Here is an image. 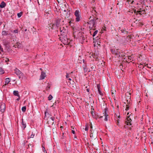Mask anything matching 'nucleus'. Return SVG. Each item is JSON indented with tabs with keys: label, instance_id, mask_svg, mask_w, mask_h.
Here are the masks:
<instances>
[{
	"label": "nucleus",
	"instance_id": "nucleus-3",
	"mask_svg": "<svg viewBox=\"0 0 153 153\" xmlns=\"http://www.w3.org/2000/svg\"><path fill=\"white\" fill-rule=\"evenodd\" d=\"M45 116L44 117L45 119L48 120V122H51L53 124V121L54 119L51 117H49V114L48 112L45 111Z\"/></svg>",
	"mask_w": 153,
	"mask_h": 153
},
{
	"label": "nucleus",
	"instance_id": "nucleus-46",
	"mask_svg": "<svg viewBox=\"0 0 153 153\" xmlns=\"http://www.w3.org/2000/svg\"><path fill=\"white\" fill-rule=\"evenodd\" d=\"M68 79V80H71V78H68V79Z\"/></svg>",
	"mask_w": 153,
	"mask_h": 153
},
{
	"label": "nucleus",
	"instance_id": "nucleus-38",
	"mask_svg": "<svg viewBox=\"0 0 153 153\" xmlns=\"http://www.w3.org/2000/svg\"><path fill=\"white\" fill-rule=\"evenodd\" d=\"M97 87L98 90L99 91V90H100V87L99 85H97Z\"/></svg>",
	"mask_w": 153,
	"mask_h": 153
},
{
	"label": "nucleus",
	"instance_id": "nucleus-7",
	"mask_svg": "<svg viewBox=\"0 0 153 153\" xmlns=\"http://www.w3.org/2000/svg\"><path fill=\"white\" fill-rule=\"evenodd\" d=\"M82 19L81 15V12L77 10V22L80 21Z\"/></svg>",
	"mask_w": 153,
	"mask_h": 153
},
{
	"label": "nucleus",
	"instance_id": "nucleus-8",
	"mask_svg": "<svg viewBox=\"0 0 153 153\" xmlns=\"http://www.w3.org/2000/svg\"><path fill=\"white\" fill-rule=\"evenodd\" d=\"M6 108L5 105L4 103L1 104L0 106V111L2 112H3Z\"/></svg>",
	"mask_w": 153,
	"mask_h": 153
},
{
	"label": "nucleus",
	"instance_id": "nucleus-4",
	"mask_svg": "<svg viewBox=\"0 0 153 153\" xmlns=\"http://www.w3.org/2000/svg\"><path fill=\"white\" fill-rule=\"evenodd\" d=\"M91 131V133L90 134V137L92 139H95L97 137V131L96 130L93 131L92 130Z\"/></svg>",
	"mask_w": 153,
	"mask_h": 153
},
{
	"label": "nucleus",
	"instance_id": "nucleus-26",
	"mask_svg": "<svg viewBox=\"0 0 153 153\" xmlns=\"http://www.w3.org/2000/svg\"><path fill=\"white\" fill-rule=\"evenodd\" d=\"M48 100H50L52 99L53 97L51 95H50L49 97H48Z\"/></svg>",
	"mask_w": 153,
	"mask_h": 153
},
{
	"label": "nucleus",
	"instance_id": "nucleus-5",
	"mask_svg": "<svg viewBox=\"0 0 153 153\" xmlns=\"http://www.w3.org/2000/svg\"><path fill=\"white\" fill-rule=\"evenodd\" d=\"M62 10L63 11L64 14H66L65 17L68 18L70 14V12L68 10L67 8H64V7L62 9Z\"/></svg>",
	"mask_w": 153,
	"mask_h": 153
},
{
	"label": "nucleus",
	"instance_id": "nucleus-37",
	"mask_svg": "<svg viewBox=\"0 0 153 153\" xmlns=\"http://www.w3.org/2000/svg\"><path fill=\"white\" fill-rule=\"evenodd\" d=\"M14 32L15 33H18V31L17 30H14Z\"/></svg>",
	"mask_w": 153,
	"mask_h": 153
},
{
	"label": "nucleus",
	"instance_id": "nucleus-40",
	"mask_svg": "<svg viewBox=\"0 0 153 153\" xmlns=\"http://www.w3.org/2000/svg\"><path fill=\"white\" fill-rule=\"evenodd\" d=\"M0 51H3V49H2V48H1L0 45Z\"/></svg>",
	"mask_w": 153,
	"mask_h": 153
},
{
	"label": "nucleus",
	"instance_id": "nucleus-42",
	"mask_svg": "<svg viewBox=\"0 0 153 153\" xmlns=\"http://www.w3.org/2000/svg\"><path fill=\"white\" fill-rule=\"evenodd\" d=\"M18 97H19V98L16 99V100H17L18 101H19L20 100L19 96Z\"/></svg>",
	"mask_w": 153,
	"mask_h": 153
},
{
	"label": "nucleus",
	"instance_id": "nucleus-21",
	"mask_svg": "<svg viewBox=\"0 0 153 153\" xmlns=\"http://www.w3.org/2000/svg\"><path fill=\"white\" fill-rule=\"evenodd\" d=\"M22 12H20L19 13H17V16L18 17L20 18V17L22 16Z\"/></svg>",
	"mask_w": 153,
	"mask_h": 153
},
{
	"label": "nucleus",
	"instance_id": "nucleus-43",
	"mask_svg": "<svg viewBox=\"0 0 153 153\" xmlns=\"http://www.w3.org/2000/svg\"><path fill=\"white\" fill-rule=\"evenodd\" d=\"M72 132L74 134L75 133V131L74 130H72Z\"/></svg>",
	"mask_w": 153,
	"mask_h": 153
},
{
	"label": "nucleus",
	"instance_id": "nucleus-14",
	"mask_svg": "<svg viewBox=\"0 0 153 153\" xmlns=\"http://www.w3.org/2000/svg\"><path fill=\"white\" fill-rule=\"evenodd\" d=\"M78 60L79 62L80 63H84V60L83 59H82V57L81 56H79L78 59Z\"/></svg>",
	"mask_w": 153,
	"mask_h": 153
},
{
	"label": "nucleus",
	"instance_id": "nucleus-53",
	"mask_svg": "<svg viewBox=\"0 0 153 153\" xmlns=\"http://www.w3.org/2000/svg\"><path fill=\"white\" fill-rule=\"evenodd\" d=\"M69 41H70V40H69Z\"/></svg>",
	"mask_w": 153,
	"mask_h": 153
},
{
	"label": "nucleus",
	"instance_id": "nucleus-49",
	"mask_svg": "<svg viewBox=\"0 0 153 153\" xmlns=\"http://www.w3.org/2000/svg\"><path fill=\"white\" fill-rule=\"evenodd\" d=\"M103 30H104V29H102V31H103Z\"/></svg>",
	"mask_w": 153,
	"mask_h": 153
},
{
	"label": "nucleus",
	"instance_id": "nucleus-48",
	"mask_svg": "<svg viewBox=\"0 0 153 153\" xmlns=\"http://www.w3.org/2000/svg\"><path fill=\"white\" fill-rule=\"evenodd\" d=\"M63 7H65V5H63Z\"/></svg>",
	"mask_w": 153,
	"mask_h": 153
},
{
	"label": "nucleus",
	"instance_id": "nucleus-25",
	"mask_svg": "<svg viewBox=\"0 0 153 153\" xmlns=\"http://www.w3.org/2000/svg\"><path fill=\"white\" fill-rule=\"evenodd\" d=\"M22 127L24 129L26 127V124H25L24 123H23V121H22Z\"/></svg>",
	"mask_w": 153,
	"mask_h": 153
},
{
	"label": "nucleus",
	"instance_id": "nucleus-16",
	"mask_svg": "<svg viewBox=\"0 0 153 153\" xmlns=\"http://www.w3.org/2000/svg\"><path fill=\"white\" fill-rule=\"evenodd\" d=\"M15 72L18 75H20L21 74V71L18 69H16L15 70Z\"/></svg>",
	"mask_w": 153,
	"mask_h": 153
},
{
	"label": "nucleus",
	"instance_id": "nucleus-28",
	"mask_svg": "<svg viewBox=\"0 0 153 153\" xmlns=\"http://www.w3.org/2000/svg\"><path fill=\"white\" fill-rule=\"evenodd\" d=\"M98 32V30H96L95 31H94L93 33V36L94 37V36L96 35L97 33Z\"/></svg>",
	"mask_w": 153,
	"mask_h": 153
},
{
	"label": "nucleus",
	"instance_id": "nucleus-41",
	"mask_svg": "<svg viewBox=\"0 0 153 153\" xmlns=\"http://www.w3.org/2000/svg\"><path fill=\"white\" fill-rule=\"evenodd\" d=\"M86 91L88 92H89V88H87Z\"/></svg>",
	"mask_w": 153,
	"mask_h": 153
},
{
	"label": "nucleus",
	"instance_id": "nucleus-18",
	"mask_svg": "<svg viewBox=\"0 0 153 153\" xmlns=\"http://www.w3.org/2000/svg\"><path fill=\"white\" fill-rule=\"evenodd\" d=\"M13 94L14 95L16 96H17L18 97L19 96V92L18 91H13Z\"/></svg>",
	"mask_w": 153,
	"mask_h": 153
},
{
	"label": "nucleus",
	"instance_id": "nucleus-19",
	"mask_svg": "<svg viewBox=\"0 0 153 153\" xmlns=\"http://www.w3.org/2000/svg\"><path fill=\"white\" fill-rule=\"evenodd\" d=\"M5 4L4 2H2L1 4H0V7L1 8H3L5 7Z\"/></svg>",
	"mask_w": 153,
	"mask_h": 153
},
{
	"label": "nucleus",
	"instance_id": "nucleus-12",
	"mask_svg": "<svg viewBox=\"0 0 153 153\" xmlns=\"http://www.w3.org/2000/svg\"><path fill=\"white\" fill-rule=\"evenodd\" d=\"M129 116H128V117L127 119V120L126 121V122L127 121V122L128 123V124H127L128 125L129 124H130V125H131V120L130 118H129Z\"/></svg>",
	"mask_w": 153,
	"mask_h": 153
},
{
	"label": "nucleus",
	"instance_id": "nucleus-32",
	"mask_svg": "<svg viewBox=\"0 0 153 153\" xmlns=\"http://www.w3.org/2000/svg\"><path fill=\"white\" fill-rule=\"evenodd\" d=\"M98 92H99V94L100 95H101V96H102V95H103V94L102 93V92H101V91H100V90H99L98 91Z\"/></svg>",
	"mask_w": 153,
	"mask_h": 153
},
{
	"label": "nucleus",
	"instance_id": "nucleus-31",
	"mask_svg": "<svg viewBox=\"0 0 153 153\" xmlns=\"http://www.w3.org/2000/svg\"><path fill=\"white\" fill-rule=\"evenodd\" d=\"M129 105H126V111H127L128 110V109H129Z\"/></svg>",
	"mask_w": 153,
	"mask_h": 153
},
{
	"label": "nucleus",
	"instance_id": "nucleus-17",
	"mask_svg": "<svg viewBox=\"0 0 153 153\" xmlns=\"http://www.w3.org/2000/svg\"><path fill=\"white\" fill-rule=\"evenodd\" d=\"M10 82V79L9 78H6L5 80V85H6L8 84Z\"/></svg>",
	"mask_w": 153,
	"mask_h": 153
},
{
	"label": "nucleus",
	"instance_id": "nucleus-23",
	"mask_svg": "<svg viewBox=\"0 0 153 153\" xmlns=\"http://www.w3.org/2000/svg\"><path fill=\"white\" fill-rule=\"evenodd\" d=\"M22 110L23 112H25L26 110V107L25 106H24L22 108Z\"/></svg>",
	"mask_w": 153,
	"mask_h": 153
},
{
	"label": "nucleus",
	"instance_id": "nucleus-15",
	"mask_svg": "<svg viewBox=\"0 0 153 153\" xmlns=\"http://www.w3.org/2000/svg\"><path fill=\"white\" fill-rule=\"evenodd\" d=\"M91 114L93 118H96V116L95 115L94 111V109L92 110L91 111Z\"/></svg>",
	"mask_w": 153,
	"mask_h": 153
},
{
	"label": "nucleus",
	"instance_id": "nucleus-29",
	"mask_svg": "<svg viewBox=\"0 0 153 153\" xmlns=\"http://www.w3.org/2000/svg\"><path fill=\"white\" fill-rule=\"evenodd\" d=\"M16 46H17L19 48H20L22 46L21 44L19 43H17Z\"/></svg>",
	"mask_w": 153,
	"mask_h": 153
},
{
	"label": "nucleus",
	"instance_id": "nucleus-24",
	"mask_svg": "<svg viewBox=\"0 0 153 153\" xmlns=\"http://www.w3.org/2000/svg\"><path fill=\"white\" fill-rule=\"evenodd\" d=\"M4 73V71L0 67V74H3Z\"/></svg>",
	"mask_w": 153,
	"mask_h": 153
},
{
	"label": "nucleus",
	"instance_id": "nucleus-52",
	"mask_svg": "<svg viewBox=\"0 0 153 153\" xmlns=\"http://www.w3.org/2000/svg\"><path fill=\"white\" fill-rule=\"evenodd\" d=\"M103 117V116H102L101 117Z\"/></svg>",
	"mask_w": 153,
	"mask_h": 153
},
{
	"label": "nucleus",
	"instance_id": "nucleus-33",
	"mask_svg": "<svg viewBox=\"0 0 153 153\" xmlns=\"http://www.w3.org/2000/svg\"><path fill=\"white\" fill-rule=\"evenodd\" d=\"M70 74H67L66 75V78L68 79L70 77Z\"/></svg>",
	"mask_w": 153,
	"mask_h": 153
},
{
	"label": "nucleus",
	"instance_id": "nucleus-50",
	"mask_svg": "<svg viewBox=\"0 0 153 153\" xmlns=\"http://www.w3.org/2000/svg\"><path fill=\"white\" fill-rule=\"evenodd\" d=\"M74 37H75V36L74 35Z\"/></svg>",
	"mask_w": 153,
	"mask_h": 153
},
{
	"label": "nucleus",
	"instance_id": "nucleus-13",
	"mask_svg": "<svg viewBox=\"0 0 153 153\" xmlns=\"http://www.w3.org/2000/svg\"><path fill=\"white\" fill-rule=\"evenodd\" d=\"M79 36H80V39H82V40H84L85 39V38L84 36L82 35V33H79L78 34Z\"/></svg>",
	"mask_w": 153,
	"mask_h": 153
},
{
	"label": "nucleus",
	"instance_id": "nucleus-47",
	"mask_svg": "<svg viewBox=\"0 0 153 153\" xmlns=\"http://www.w3.org/2000/svg\"><path fill=\"white\" fill-rule=\"evenodd\" d=\"M8 60H9L8 59H6V60H5V61L6 62L7 61H8Z\"/></svg>",
	"mask_w": 153,
	"mask_h": 153
},
{
	"label": "nucleus",
	"instance_id": "nucleus-30",
	"mask_svg": "<svg viewBox=\"0 0 153 153\" xmlns=\"http://www.w3.org/2000/svg\"><path fill=\"white\" fill-rule=\"evenodd\" d=\"M121 31L122 33H127V32L125 30H121Z\"/></svg>",
	"mask_w": 153,
	"mask_h": 153
},
{
	"label": "nucleus",
	"instance_id": "nucleus-36",
	"mask_svg": "<svg viewBox=\"0 0 153 153\" xmlns=\"http://www.w3.org/2000/svg\"><path fill=\"white\" fill-rule=\"evenodd\" d=\"M88 128L87 127V126H85V130L86 131H88Z\"/></svg>",
	"mask_w": 153,
	"mask_h": 153
},
{
	"label": "nucleus",
	"instance_id": "nucleus-6",
	"mask_svg": "<svg viewBox=\"0 0 153 153\" xmlns=\"http://www.w3.org/2000/svg\"><path fill=\"white\" fill-rule=\"evenodd\" d=\"M107 110V109L106 108H105V111L103 113V116L104 117V120L105 121H107L108 120V119L109 118V116L106 113V111Z\"/></svg>",
	"mask_w": 153,
	"mask_h": 153
},
{
	"label": "nucleus",
	"instance_id": "nucleus-44",
	"mask_svg": "<svg viewBox=\"0 0 153 153\" xmlns=\"http://www.w3.org/2000/svg\"><path fill=\"white\" fill-rule=\"evenodd\" d=\"M75 15L76 16V10L75 12Z\"/></svg>",
	"mask_w": 153,
	"mask_h": 153
},
{
	"label": "nucleus",
	"instance_id": "nucleus-2",
	"mask_svg": "<svg viewBox=\"0 0 153 153\" xmlns=\"http://www.w3.org/2000/svg\"><path fill=\"white\" fill-rule=\"evenodd\" d=\"M60 38L61 39L60 40L65 45H68L70 43V42H69V40L67 38L66 35L63 36L61 34Z\"/></svg>",
	"mask_w": 153,
	"mask_h": 153
},
{
	"label": "nucleus",
	"instance_id": "nucleus-27",
	"mask_svg": "<svg viewBox=\"0 0 153 153\" xmlns=\"http://www.w3.org/2000/svg\"><path fill=\"white\" fill-rule=\"evenodd\" d=\"M127 2L129 3L132 4L134 2L133 0H127Z\"/></svg>",
	"mask_w": 153,
	"mask_h": 153
},
{
	"label": "nucleus",
	"instance_id": "nucleus-45",
	"mask_svg": "<svg viewBox=\"0 0 153 153\" xmlns=\"http://www.w3.org/2000/svg\"><path fill=\"white\" fill-rule=\"evenodd\" d=\"M129 113H127V118H128V116H129V115H129Z\"/></svg>",
	"mask_w": 153,
	"mask_h": 153
},
{
	"label": "nucleus",
	"instance_id": "nucleus-54",
	"mask_svg": "<svg viewBox=\"0 0 153 153\" xmlns=\"http://www.w3.org/2000/svg\"><path fill=\"white\" fill-rule=\"evenodd\" d=\"M47 153V152H46V153Z\"/></svg>",
	"mask_w": 153,
	"mask_h": 153
},
{
	"label": "nucleus",
	"instance_id": "nucleus-51",
	"mask_svg": "<svg viewBox=\"0 0 153 153\" xmlns=\"http://www.w3.org/2000/svg\"><path fill=\"white\" fill-rule=\"evenodd\" d=\"M92 128V126H91V128Z\"/></svg>",
	"mask_w": 153,
	"mask_h": 153
},
{
	"label": "nucleus",
	"instance_id": "nucleus-10",
	"mask_svg": "<svg viewBox=\"0 0 153 153\" xmlns=\"http://www.w3.org/2000/svg\"><path fill=\"white\" fill-rule=\"evenodd\" d=\"M46 76V74L43 72H42L41 73V74L40 76V79L42 80L44 79Z\"/></svg>",
	"mask_w": 153,
	"mask_h": 153
},
{
	"label": "nucleus",
	"instance_id": "nucleus-34",
	"mask_svg": "<svg viewBox=\"0 0 153 153\" xmlns=\"http://www.w3.org/2000/svg\"><path fill=\"white\" fill-rule=\"evenodd\" d=\"M92 13H94V12H95L94 13V14H95L96 12V10H95V9L94 8H93V10H92Z\"/></svg>",
	"mask_w": 153,
	"mask_h": 153
},
{
	"label": "nucleus",
	"instance_id": "nucleus-9",
	"mask_svg": "<svg viewBox=\"0 0 153 153\" xmlns=\"http://www.w3.org/2000/svg\"><path fill=\"white\" fill-rule=\"evenodd\" d=\"M145 12V10H139L137 11H136V10H135L134 11V13L135 14H139L141 15L144 14Z\"/></svg>",
	"mask_w": 153,
	"mask_h": 153
},
{
	"label": "nucleus",
	"instance_id": "nucleus-20",
	"mask_svg": "<svg viewBox=\"0 0 153 153\" xmlns=\"http://www.w3.org/2000/svg\"><path fill=\"white\" fill-rule=\"evenodd\" d=\"M8 34V33L7 32L5 31H3L2 32V34L3 35H7Z\"/></svg>",
	"mask_w": 153,
	"mask_h": 153
},
{
	"label": "nucleus",
	"instance_id": "nucleus-22",
	"mask_svg": "<svg viewBox=\"0 0 153 153\" xmlns=\"http://www.w3.org/2000/svg\"><path fill=\"white\" fill-rule=\"evenodd\" d=\"M91 56L93 58H94L95 59H96V58H97V57H96V55L94 53H92L91 55Z\"/></svg>",
	"mask_w": 153,
	"mask_h": 153
},
{
	"label": "nucleus",
	"instance_id": "nucleus-1",
	"mask_svg": "<svg viewBox=\"0 0 153 153\" xmlns=\"http://www.w3.org/2000/svg\"><path fill=\"white\" fill-rule=\"evenodd\" d=\"M98 19L97 18H94L93 19H92L88 22V27H89V28H93V29H95L96 24L97 23Z\"/></svg>",
	"mask_w": 153,
	"mask_h": 153
},
{
	"label": "nucleus",
	"instance_id": "nucleus-35",
	"mask_svg": "<svg viewBox=\"0 0 153 153\" xmlns=\"http://www.w3.org/2000/svg\"><path fill=\"white\" fill-rule=\"evenodd\" d=\"M42 148H43V151L45 153L47 152L45 150V148L44 147H43V146Z\"/></svg>",
	"mask_w": 153,
	"mask_h": 153
},
{
	"label": "nucleus",
	"instance_id": "nucleus-11",
	"mask_svg": "<svg viewBox=\"0 0 153 153\" xmlns=\"http://www.w3.org/2000/svg\"><path fill=\"white\" fill-rule=\"evenodd\" d=\"M111 52L113 53L116 54L117 55H118L120 56V55H119V52L117 50H113V49H111Z\"/></svg>",
	"mask_w": 153,
	"mask_h": 153
},
{
	"label": "nucleus",
	"instance_id": "nucleus-39",
	"mask_svg": "<svg viewBox=\"0 0 153 153\" xmlns=\"http://www.w3.org/2000/svg\"><path fill=\"white\" fill-rule=\"evenodd\" d=\"M34 136V134H32L30 138H33Z\"/></svg>",
	"mask_w": 153,
	"mask_h": 153
}]
</instances>
